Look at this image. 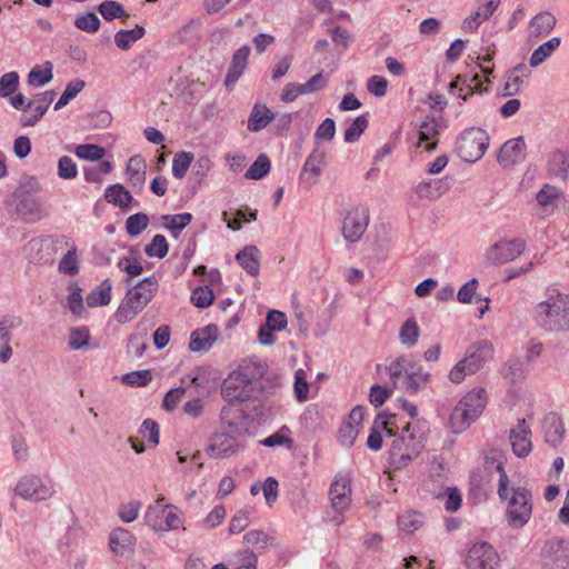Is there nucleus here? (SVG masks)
<instances>
[{
  "mask_svg": "<svg viewBox=\"0 0 569 569\" xmlns=\"http://www.w3.org/2000/svg\"><path fill=\"white\" fill-rule=\"evenodd\" d=\"M507 475L502 476L498 483V496L500 500L507 502L506 519L513 529L523 528L532 515V495L525 487L509 486Z\"/></svg>",
  "mask_w": 569,
  "mask_h": 569,
  "instance_id": "obj_1",
  "label": "nucleus"
},
{
  "mask_svg": "<svg viewBox=\"0 0 569 569\" xmlns=\"http://www.w3.org/2000/svg\"><path fill=\"white\" fill-rule=\"evenodd\" d=\"M537 325L548 332L569 331V295H556L535 307Z\"/></svg>",
  "mask_w": 569,
  "mask_h": 569,
  "instance_id": "obj_2",
  "label": "nucleus"
},
{
  "mask_svg": "<svg viewBox=\"0 0 569 569\" xmlns=\"http://www.w3.org/2000/svg\"><path fill=\"white\" fill-rule=\"evenodd\" d=\"M158 288V280L154 277H147L128 289L114 313L117 322L127 323L134 319L152 300Z\"/></svg>",
  "mask_w": 569,
  "mask_h": 569,
  "instance_id": "obj_3",
  "label": "nucleus"
},
{
  "mask_svg": "<svg viewBox=\"0 0 569 569\" xmlns=\"http://www.w3.org/2000/svg\"><path fill=\"white\" fill-rule=\"evenodd\" d=\"M419 423H407L389 449V463L395 469H402L416 458L423 447V436L417 435Z\"/></svg>",
  "mask_w": 569,
  "mask_h": 569,
  "instance_id": "obj_4",
  "label": "nucleus"
},
{
  "mask_svg": "<svg viewBox=\"0 0 569 569\" xmlns=\"http://www.w3.org/2000/svg\"><path fill=\"white\" fill-rule=\"evenodd\" d=\"M244 447L241 428L237 423L229 422L221 431L212 435L206 450L211 458L220 459L231 457Z\"/></svg>",
  "mask_w": 569,
  "mask_h": 569,
  "instance_id": "obj_5",
  "label": "nucleus"
},
{
  "mask_svg": "<svg viewBox=\"0 0 569 569\" xmlns=\"http://www.w3.org/2000/svg\"><path fill=\"white\" fill-rule=\"evenodd\" d=\"M262 375L259 367L251 370L249 365H242L237 371L231 372L223 381L221 393L223 398L231 405L244 402L249 398L246 388Z\"/></svg>",
  "mask_w": 569,
  "mask_h": 569,
  "instance_id": "obj_6",
  "label": "nucleus"
},
{
  "mask_svg": "<svg viewBox=\"0 0 569 569\" xmlns=\"http://www.w3.org/2000/svg\"><path fill=\"white\" fill-rule=\"evenodd\" d=\"M489 146V136L481 128L463 130L456 141L458 156L466 162H476L486 152Z\"/></svg>",
  "mask_w": 569,
  "mask_h": 569,
  "instance_id": "obj_7",
  "label": "nucleus"
},
{
  "mask_svg": "<svg viewBox=\"0 0 569 569\" xmlns=\"http://www.w3.org/2000/svg\"><path fill=\"white\" fill-rule=\"evenodd\" d=\"M14 492L22 499L37 502L51 498L54 489L50 480H43L36 475H27L20 478Z\"/></svg>",
  "mask_w": 569,
  "mask_h": 569,
  "instance_id": "obj_8",
  "label": "nucleus"
},
{
  "mask_svg": "<svg viewBox=\"0 0 569 569\" xmlns=\"http://www.w3.org/2000/svg\"><path fill=\"white\" fill-rule=\"evenodd\" d=\"M526 249V241L521 238L511 240H500L490 246L486 253L485 259L490 264H503L517 259Z\"/></svg>",
  "mask_w": 569,
  "mask_h": 569,
  "instance_id": "obj_9",
  "label": "nucleus"
},
{
  "mask_svg": "<svg viewBox=\"0 0 569 569\" xmlns=\"http://www.w3.org/2000/svg\"><path fill=\"white\" fill-rule=\"evenodd\" d=\"M369 223V210L366 207L352 208L346 214L342 223V234L349 242L360 240Z\"/></svg>",
  "mask_w": 569,
  "mask_h": 569,
  "instance_id": "obj_10",
  "label": "nucleus"
},
{
  "mask_svg": "<svg viewBox=\"0 0 569 569\" xmlns=\"http://www.w3.org/2000/svg\"><path fill=\"white\" fill-rule=\"evenodd\" d=\"M499 563V556L488 542L475 543L467 556L468 569H496Z\"/></svg>",
  "mask_w": 569,
  "mask_h": 569,
  "instance_id": "obj_11",
  "label": "nucleus"
},
{
  "mask_svg": "<svg viewBox=\"0 0 569 569\" xmlns=\"http://www.w3.org/2000/svg\"><path fill=\"white\" fill-rule=\"evenodd\" d=\"M331 507L335 511L343 513L351 505V481L346 475H338L329 490Z\"/></svg>",
  "mask_w": 569,
  "mask_h": 569,
  "instance_id": "obj_12",
  "label": "nucleus"
},
{
  "mask_svg": "<svg viewBox=\"0 0 569 569\" xmlns=\"http://www.w3.org/2000/svg\"><path fill=\"white\" fill-rule=\"evenodd\" d=\"M541 559L550 569H565L569 565V556L562 539H551L541 549Z\"/></svg>",
  "mask_w": 569,
  "mask_h": 569,
  "instance_id": "obj_13",
  "label": "nucleus"
},
{
  "mask_svg": "<svg viewBox=\"0 0 569 569\" xmlns=\"http://www.w3.org/2000/svg\"><path fill=\"white\" fill-rule=\"evenodd\" d=\"M442 118L427 116L418 129L417 147H423L428 152L433 151L438 146V136L442 129Z\"/></svg>",
  "mask_w": 569,
  "mask_h": 569,
  "instance_id": "obj_14",
  "label": "nucleus"
},
{
  "mask_svg": "<svg viewBox=\"0 0 569 569\" xmlns=\"http://www.w3.org/2000/svg\"><path fill=\"white\" fill-rule=\"evenodd\" d=\"M56 92L49 90L37 96L33 101L27 103V108L31 112H23L20 117V124L22 127H33L47 112L49 104L53 101Z\"/></svg>",
  "mask_w": 569,
  "mask_h": 569,
  "instance_id": "obj_15",
  "label": "nucleus"
},
{
  "mask_svg": "<svg viewBox=\"0 0 569 569\" xmlns=\"http://www.w3.org/2000/svg\"><path fill=\"white\" fill-rule=\"evenodd\" d=\"M16 207L14 211L18 218L28 223H33L43 218L41 203L33 197L13 196Z\"/></svg>",
  "mask_w": 569,
  "mask_h": 569,
  "instance_id": "obj_16",
  "label": "nucleus"
},
{
  "mask_svg": "<svg viewBox=\"0 0 569 569\" xmlns=\"http://www.w3.org/2000/svg\"><path fill=\"white\" fill-rule=\"evenodd\" d=\"M526 158V142L523 137L506 141L499 151L498 161L503 167H512L516 163L523 161Z\"/></svg>",
  "mask_w": 569,
  "mask_h": 569,
  "instance_id": "obj_17",
  "label": "nucleus"
},
{
  "mask_svg": "<svg viewBox=\"0 0 569 569\" xmlns=\"http://www.w3.org/2000/svg\"><path fill=\"white\" fill-rule=\"evenodd\" d=\"M530 436L531 431L527 426L526 420H519L517 427L510 431V442L515 455L518 457H526L529 455L532 448Z\"/></svg>",
  "mask_w": 569,
  "mask_h": 569,
  "instance_id": "obj_18",
  "label": "nucleus"
},
{
  "mask_svg": "<svg viewBox=\"0 0 569 569\" xmlns=\"http://www.w3.org/2000/svg\"><path fill=\"white\" fill-rule=\"evenodd\" d=\"M250 56V47L244 44L240 47L232 56L228 72L224 79L227 88L232 87L244 72Z\"/></svg>",
  "mask_w": 569,
  "mask_h": 569,
  "instance_id": "obj_19",
  "label": "nucleus"
},
{
  "mask_svg": "<svg viewBox=\"0 0 569 569\" xmlns=\"http://www.w3.org/2000/svg\"><path fill=\"white\" fill-rule=\"evenodd\" d=\"M134 536L127 529L117 528L110 533V548L121 557H128L133 552Z\"/></svg>",
  "mask_w": 569,
  "mask_h": 569,
  "instance_id": "obj_20",
  "label": "nucleus"
},
{
  "mask_svg": "<svg viewBox=\"0 0 569 569\" xmlns=\"http://www.w3.org/2000/svg\"><path fill=\"white\" fill-rule=\"evenodd\" d=\"M411 360L406 356H400L393 360L387 368L390 382L393 389L407 390V375H409Z\"/></svg>",
  "mask_w": 569,
  "mask_h": 569,
  "instance_id": "obj_21",
  "label": "nucleus"
},
{
  "mask_svg": "<svg viewBox=\"0 0 569 569\" xmlns=\"http://www.w3.org/2000/svg\"><path fill=\"white\" fill-rule=\"evenodd\" d=\"M326 151L317 146L307 158L300 178L311 183H316L321 173V166L325 163Z\"/></svg>",
  "mask_w": 569,
  "mask_h": 569,
  "instance_id": "obj_22",
  "label": "nucleus"
},
{
  "mask_svg": "<svg viewBox=\"0 0 569 569\" xmlns=\"http://www.w3.org/2000/svg\"><path fill=\"white\" fill-rule=\"evenodd\" d=\"M218 328L209 325L192 332L189 348L193 352L208 351L217 340Z\"/></svg>",
  "mask_w": 569,
  "mask_h": 569,
  "instance_id": "obj_23",
  "label": "nucleus"
},
{
  "mask_svg": "<svg viewBox=\"0 0 569 569\" xmlns=\"http://www.w3.org/2000/svg\"><path fill=\"white\" fill-rule=\"evenodd\" d=\"M529 69L525 64H518L506 74L505 84L500 91L501 97H512L517 94L523 83V79L529 77Z\"/></svg>",
  "mask_w": 569,
  "mask_h": 569,
  "instance_id": "obj_24",
  "label": "nucleus"
},
{
  "mask_svg": "<svg viewBox=\"0 0 569 569\" xmlns=\"http://www.w3.org/2000/svg\"><path fill=\"white\" fill-rule=\"evenodd\" d=\"M556 17L548 11L536 14L529 22V38H540L549 34L556 27Z\"/></svg>",
  "mask_w": 569,
  "mask_h": 569,
  "instance_id": "obj_25",
  "label": "nucleus"
},
{
  "mask_svg": "<svg viewBox=\"0 0 569 569\" xmlns=\"http://www.w3.org/2000/svg\"><path fill=\"white\" fill-rule=\"evenodd\" d=\"M545 440L552 447H557L565 435V427L560 417L556 413H549L543 420Z\"/></svg>",
  "mask_w": 569,
  "mask_h": 569,
  "instance_id": "obj_26",
  "label": "nucleus"
},
{
  "mask_svg": "<svg viewBox=\"0 0 569 569\" xmlns=\"http://www.w3.org/2000/svg\"><path fill=\"white\" fill-rule=\"evenodd\" d=\"M274 119V113L266 106L256 103L248 118L247 128L250 132L264 129Z\"/></svg>",
  "mask_w": 569,
  "mask_h": 569,
  "instance_id": "obj_27",
  "label": "nucleus"
},
{
  "mask_svg": "<svg viewBox=\"0 0 569 569\" xmlns=\"http://www.w3.org/2000/svg\"><path fill=\"white\" fill-rule=\"evenodd\" d=\"M458 405L467 409L473 418L478 419L487 405V393L482 388L473 389L463 396Z\"/></svg>",
  "mask_w": 569,
  "mask_h": 569,
  "instance_id": "obj_28",
  "label": "nucleus"
},
{
  "mask_svg": "<svg viewBox=\"0 0 569 569\" xmlns=\"http://www.w3.org/2000/svg\"><path fill=\"white\" fill-rule=\"evenodd\" d=\"M236 260L249 274L259 273L260 250L256 246H246L236 254Z\"/></svg>",
  "mask_w": 569,
  "mask_h": 569,
  "instance_id": "obj_29",
  "label": "nucleus"
},
{
  "mask_svg": "<svg viewBox=\"0 0 569 569\" xmlns=\"http://www.w3.org/2000/svg\"><path fill=\"white\" fill-rule=\"evenodd\" d=\"M489 350L487 342H481L472 350L468 351L466 357L461 359L465 361L467 373L475 375L478 372L486 362V352Z\"/></svg>",
  "mask_w": 569,
  "mask_h": 569,
  "instance_id": "obj_30",
  "label": "nucleus"
},
{
  "mask_svg": "<svg viewBox=\"0 0 569 569\" xmlns=\"http://www.w3.org/2000/svg\"><path fill=\"white\" fill-rule=\"evenodd\" d=\"M430 373L425 371L421 366L411 361L409 375H407V390L409 393L415 395L420 389L425 388L429 381Z\"/></svg>",
  "mask_w": 569,
  "mask_h": 569,
  "instance_id": "obj_31",
  "label": "nucleus"
},
{
  "mask_svg": "<svg viewBox=\"0 0 569 569\" xmlns=\"http://www.w3.org/2000/svg\"><path fill=\"white\" fill-rule=\"evenodd\" d=\"M127 172L132 187L142 188L146 181V162L139 157H131L128 161Z\"/></svg>",
  "mask_w": 569,
  "mask_h": 569,
  "instance_id": "obj_32",
  "label": "nucleus"
},
{
  "mask_svg": "<svg viewBox=\"0 0 569 569\" xmlns=\"http://www.w3.org/2000/svg\"><path fill=\"white\" fill-rule=\"evenodd\" d=\"M560 43L561 39L559 37H553L540 44L535 49L530 57V67L536 68L545 62L559 48Z\"/></svg>",
  "mask_w": 569,
  "mask_h": 569,
  "instance_id": "obj_33",
  "label": "nucleus"
},
{
  "mask_svg": "<svg viewBox=\"0 0 569 569\" xmlns=\"http://www.w3.org/2000/svg\"><path fill=\"white\" fill-rule=\"evenodd\" d=\"M163 500V496H160L154 503L148 507L144 515V522L154 531H160L164 519L163 515L166 512V508L162 503Z\"/></svg>",
  "mask_w": 569,
  "mask_h": 569,
  "instance_id": "obj_34",
  "label": "nucleus"
},
{
  "mask_svg": "<svg viewBox=\"0 0 569 569\" xmlns=\"http://www.w3.org/2000/svg\"><path fill=\"white\" fill-rule=\"evenodd\" d=\"M112 283L110 279H104L98 288L87 296L89 307L107 306L111 300Z\"/></svg>",
  "mask_w": 569,
  "mask_h": 569,
  "instance_id": "obj_35",
  "label": "nucleus"
},
{
  "mask_svg": "<svg viewBox=\"0 0 569 569\" xmlns=\"http://www.w3.org/2000/svg\"><path fill=\"white\" fill-rule=\"evenodd\" d=\"M476 420L467 409L457 405L450 415L449 423L455 433H460Z\"/></svg>",
  "mask_w": 569,
  "mask_h": 569,
  "instance_id": "obj_36",
  "label": "nucleus"
},
{
  "mask_svg": "<svg viewBox=\"0 0 569 569\" xmlns=\"http://www.w3.org/2000/svg\"><path fill=\"white\" fill-rule=\"evenodd\" d=\"M446 192V183L440 179H431L417 186V194L420 198L438 199Z\"/></svg>",
  "mask_w": 569,
  "mask_h": 569,
  "instance_id": "obj_37",
  "label": "nucleus"
},
{
  "mask_svg": "<svg viewBox=\"0 0 569 569\" xmlns=\"http://www.w3.org/2000/svg\"><path fill=\"white\" fill-rule=\"evenodd\" d=\"M146 33V30L143 27L136 26L133 29L130 30H119L114 34V42L118 48L122 50H128L132 46L133 42L141 39Z\"/></svg>",
  "mask_w": 569,
  "mask_h": 569,
  "instance_id": "obj_38",
  "label": "nucleus"
},
{
  "mask_svg": "<svg viewBox=\"0 0 569 569\" xmlns=\"http://www.w3.org/2000/svg\"><path fill=\"white\" fill-rule=\"evenodd\" d=\"M548 169L556 177H559L562 180L567 179L569 171L568 154L562 150L555 151L548 163Z\"/></svg>",
  "mask_w": 569,
  "mask_h": 569,
  "instance_id": "obj_39",
  "label": "nucleus"
},
{
  "mask_svg": "<svg viewBox=\"0 0 569 569\" xmlns=\"http://www.w3.org/2000/svg\"><path fill=\"white\" fill-rule=\"evenodd\" d=\"M66 244L69 247V249H68L67 253L59 261L58 270L61 273H64L68 276H74L79 271L77 247L73 243L69 244L68 241H66Z\"/></svg>",
  "mask_w": 569,
  "mask_h": 569,
  "instance_id": "obj_40",
  "label": "nucleus"
},
{
  "mask_svg": "<svg viewBox=\"0 0 569 569\" xmlns=\"http://www.w3.org/2000/svg\"><path fill=\"white\" fill-rule=\"evenodd\" d=\"M104 197L109 203H113L120 208H127L133 199L131 193L121 184L108 187Z\"/></svg>",
  "mask_w": 569,
  "mask_h": 569,
  "instance_id": "obj_41",
  "label": "nucleus"
},
{
  "mask_svg": "<svg viewBox=\"0 0 569 569\" xmlns=\"http://www.w3.org/2000/svg\"><path fill=\"white\" fill-rule=\"evenodd\" d=\"M98 11L107 21H112L116 18L128 19L129 13L124 10L123 6L113 0H107L98 6Z\"/></svg>",
  "mask_w": 569,
  "mask_h": 569,
  "instance_id": "obj_42",
  "label": "nucleus"
},
{
  "mask_svg": "<svg viewBox=\"0 0 569 569\" xmlns=\"http://www.w3.org/2000/svg\"><path fill=\"white\" fill-rule=\"evenodd\" d=\"M420 332L417 321L409 318L400 328L399 340L406 347H412L418 342Z\"/></svg>",
  "mask_w": 569,
  "mask_h": 569,
  "instance_id": "obj_43",
  "label": "nucleus"
},
{
  "mask_svg": "<svg viewBox=\"0 0 569 569\" xmlns=\"http://www.w3.org/2000/svg\"><path fill=\"white\" fill-rule=\"evenodd\" d=\"M162 221L164 227L177 237L178 232L184 229L192 221V214L189 212L164 214L162 216Z\"/></svg>",
  "mask_w": 569,
  "mask_h": 569,
  "instance_id": "obj_44",
  "label": "nucleus"
},
{
  "mask_svg": "<svg viewBox=\"0 0 569 569\" xmlns=\"http://www.w3.org/2000/svg\"><path fill=\"white\" fill-rule=\"evenodd\" d=\"M52 63L47 61L43 69L34 67L28 74V83L33 87H41L52 79Z\"/></svg>",
  "mask_w": 569,
  "mask_h": 569,
  "instance_id": "obj_45",
  "label": "nucleus"
},
{
  "mask_svg": "<svg viewBox=\"0 0 569 569\" xmlns=\"http://www.w3.org/2000/svg\"><path fill=\"white\" fill-rule=\"evenodd\" d=\"M148 226L149 217L143 212L131 214L126 221V230L130 237H138Z\"/></svg>",
  "mask_w": 569,
  "mask_h": 569,
  "instance_id": "obj_46",
  "label": "nucleus"
},
{
  "mask_svg": "<svg viewBox=\"0 0 569 569\" xmlns=\"http://www.w3.org/2000/svg\"><path fill=\"white\" fill-rule=\"evenodd\" d=\"M270 160L267 154L261 153L244 173L250 180L262 179L270 171Z\"/></svg>",
  "mask_w": 569,
  "mask_h": 569,
  "instance_id": "obj_47",
  "label": "nucleus"
},
{
  "mask_svg": "<svg viewBox=\"0 0 569 569\" xmlns=\"http://www.w3.org/2000/svg\"><path fill=\"white\" fill-rule=\"evenodd\" d=\"M164 519L162 521L160 531H169L180 528L182 526L181 511L173 505H164Z\"/></svg>",
  "mask_w": 569,
  "mask_h": 569,
  "instance_id": "obj_48",
  "label": "nucleus"
},
{
  "mask_svg": "<svg viewBox=\"0 0 569 569\" xmlns=\"http://www.w3.org/2000/svg\"><path fill=\"white\" fill-rule=\"evenodd\" d=\"M86 86V82L83 80L77 79L74 81H70L64 91L62 92L61 97L54 104V110H60L64 106L69 103L70 100L76 98L78 93H80Z\"/></svg>",
  "mask_w": 569,
  "mask_h": 569,
  "instance_id": "obj_49",
  "label": "nucleus"
},
{
  "mask_svg": "<svg viewBox=\"0 0 569 569\" xmlns=\"http://www.w3.org/2000/svg\"><path fill=\"white\" fill-rule=\"evenodd\" d=\"M422 522H423V517L421 513H419L417 511H409L399 517L398 527L403 532L412 533L418 528L421 527Z\"/></svg>",
  "mask_w": 569,
  "mask_h": 569,
  "instance_id": "obj_50",
  "label": "nucleus"
},
{
  "mask_svg": "<svg viewBox=\"0 0 569 569\" xmlns=\"http://www.w3.org/2000/svg\"><path fill=\"white\" fill-rule=\"evenodd\" d=\"M193 156L191 152L181 151L172 160V174L177 179H182L191 166Z\"/></svg>",
  "mask_w": 569,
  "mask_h": 569,
  "instance_id": "obj_51",
  "label": "nucleus"
},
{
  "mask_svg": "<svg viewBox=\"0 0 569 569\" xmlns=\"http://www.w3.org/2000/svg\"><path fill=\"white\" fill-rule=\"evenodd\" d=\"M22 323L21 318L12 315L0 316V339L2 342H9L12 338V331Z\"/></svg>",
  "mask_w": 569,
  "mask_h": 569,
  "instance_id": "obj_52",
  "label": "nucleus"
},
{
  "mask_svg": "<svg viewBox=\"0 0 569 569\" xmlns=\"http://www.w3.org/2000/svg\"><path fill=\"white\" fill-rule=\"evenodd\" d=\"M74 26L84 32L96 33L100 28V20L94 12H87L76 17Z\"/></svg>",
  "mask_w": 569,
  "mask_h": 569,
  "instance_id": "obj_53",
  "label": "nucleus"
},
{
  "mask_svg": "<svg viewBox=\"0 0 569 569\" xmlns=\"http://www.w3.org/2000/svg\"><path fill=\"white\" fill-rule=\"evenodd\" d=\"M169 244L164 236L156 234L151 242L146 246L144 252L148 257H157L162 259L167 256Z\"/></svg>",
  "mask_w": 569,
  "mask_h": 569,
  "instance_id": "obj_54",
  "label": "nucleus"
},
{
  "mask_svg": "<svg viewBox=\"0 0 569 569\" xmlns=\"http://www.w3.org/2000/svg\"><path fill=\"white\" fill-rule=\"evenodd\" d=\"M368 123L369 121L366 116L357 117L345 131V141L348 143L358 141L363 131L367 129Z\"/></svg>",
  "mask_w": 569,
  "mask_h": 569,
  "instance_id": "obj_55",
  "label": "nucleus"
},
{
  "mask_svg": "<svg viewBox=\"0 0 569 569\" xmlns=\"http://www.w3.org/2000/svg\"><path fill=\"white\" fill-rule=\"evenodd\" d=\"M90 340V331L87 327L73 328L69 335V347L72 350H80L88 347Z\"/></svg>",
  "mask_w": 569,
  "mask_h": 569,
  "instance_id": "obj_56",
  "label": "nucleus"
},
{
  "mask_svg": "<svg viewBox=\"0 0 569 569\" xmlns=\"http://www.w3.org/2000/svg\"><path fill=\"white\" fill-rule=\"evenodd\" d=\"M104 152L106 151L102 147L91 143L79 144L74 149V153L78 158L90 161H98L102 159Z\"/></svg>",
  "mask_w": 569,
  "mask_h": 569,
  "instance_id": "obj_57",
  "label": "nucleus"
},
{
  "mask_svg": "<svg viewBox=\"0 0 569 569\" xmlns=\"http://www.w3.org/2000/svg\"><path fill=\"white\" fill-rule=\"evenodd\" d=\"M562 194L563 192L559 188L546 183L538 191L536 199L541 207H548L553 204L555 201Z\"/></svg>",
  "mask_w": 569,
  "mask_h": 569,
  "instance_id": "obj_58",
  "label": "nucleus"
},
{
  "mask_svg": "<svg viewBox=\"0 0 569 569\" xmlns=\"http://www.w3.org/2000/svg\"><path fill=\"white\" fill-rule=\"evenodd\" d=\"M152 379V375L150 370H138L132 371L129 373H124L121 377V381L131 387H144L147 386Z\"/></svg>",
  "mask_w": 569,
  "mask_h": 569,
  "instance_id": "obj_59",
  "label": "nucleus"
},
{
  "mask_svg": "<svg viewBox=\"0 0 569 569\" xmlns=\"http://www.w3.org/2000/svg\"><path fill=\"white\" fill-rule=\"evenodd\" d=\"M271 538L263 530L254 529L248 531L243 536V543L247 546H252L258 549H266L270 543Z\"/></svg>",
  "mask_w": 569,
  "mask_h": 569,
  "instance_id": "obj_60",
  "label": "nucleus"
},
{
  "mask_svg": "<svg viewBox=\"0 0 569 569\" xmlns=\"http://www.w3.org/2000/svg\"><path fill=\"white\" fill-rule=\"evenodd\" d=\"M78 176V167L69 156H62L58 161V177L63 180H71Z\"/></svg>",
  "mask_w": 569,
  "mask_h": 569,
  "instance_id": "obj_61",
  "label": "nucleus"
},
{
  "mask_svg": "<svg viewBox=\"0 0 569 569\" xmlns=\"http://www.w3.org/2000/svg\"><path fill=\"white\" fill-rule=\"evenodd\" d=\"M19 86V76L11 71L0 77V97L6 98L14 93Z\"/></svg>",
  "mask_w": 569,
  "mask_h": 569,
  "instance_id": "obj_62",
  "label": "nucleus"
},
{
  "mask_svg": "<svg viewBox=\"0 0 569 569\" xmlns=\"http://www.w3.org/2000/svg\"><path fill=\"white\" fill-rule=\"evenodd\" d=\"M213 291L208 287H198L191 293V301L198 308H207L213 301Z\"/></svg>",
  "mask_w": 569,
  "mask_h": 569,
  "instance_id": "obj_63",
  "label": "nucleus"
},
{
  "mask_svg": "<svg viewBox=\"0 0 569 569\" xmlns=\"http://www.w3.org/2000/svg\"><path fill=\"white\" fill-rule=\"evenodd\" d=\"M236 565L242 569H257L258 557L249 548H244L234 553Z\"/></svg>",
  "mask_w": 569,
  "mask_h": 569,
  "instance_id": "obj_64",
  "label": "nucleus"
}]
</instances>
